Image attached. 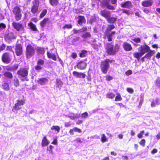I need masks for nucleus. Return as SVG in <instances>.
Returning <instances> with one entry per match:
<instances>
[{
    "label": "nucleus",
    "mask_w": 160,
    "mask_h": 160,
    "mask_svg": "<svg viewBox=\"0 0 160 160\" xmlns=\"http://www.w3.org/2000/svg\"><path fill=\"white\" fill-rule=\"evenodd\" d=\"M119 48L118 44H116L114 46L112 43H108L105 46L106 52L110 55L115 54L118 51Z\"/></svg>",
    "instance_id": "obj_1"
},
{
    "label": "nucleus",
    "mask_w": 160,
    "mask_h": 160,
    "mask_svg": "<svg viewBox=\"0 0 160 160\" xmlns=\"http://www.w3.org/2000/svg\"><path fill=\"white\" fill-rule=\"evenodd\" d=\"M28 69L25 68H20L17 72V74L19 76V77L24 78H21L22 81H23L25 80L28 81L26 77L28 75Z\"/></svg>",
    "instance_id": "obj_2"
},
{
    "label": "nucleus",
    "mask_w": 160,
    "mask_h": 160,
    "mask_svg": "<svg viewBox=\"0 0 160 160\" xmlns=\"http://www.w3.org/2000/svg\"><path fill=\"white\" fill-rule=\"evenodd\" d=\"M112 61L109 59H107L101 62V70L102 72L104 74L107 73L109 68V62Z\"/></svg>",
    "instance_id": "obj_3"
},
{
    "label": "nucleus",
    "mask_w": 160,
    "mask_h": 160,
    "mask_svg": "<svg viewBox=\"0 0 160 160\" xmlns=\"http://www.w3.org/2000/svg\"><path fill=\"white\" fill-rule=\"evenodd\" d=\"M12 12L15 15V18L17 21H19L21 19L22 14L21 9L18 7H15L13 8Z\"/></svg>",
    "instance_id": "obj_4"
},
{
    "label": "nucleus",
    "mask_w": 160,
    "mask_h": 160,
    "mask_svg": "<svg viewBox=\"0 0 160 160\" xmlns=\"http://www.w3.org/2000/svg\"><path fill=\"white\" fill-rule=\"evenodd\" d=\"M35 50L34 48L31 45H28L26 47V55L28 58H30L35 54Z\"/></svg>",
    "instance_id": "obj_5"
},
{
    "label": "nucleus",
    "mask_w": 160,
    "mask_h": 160,
    "mask_svg": "<svg viewBox=\"0 0 160 160\" xmlns=\"http://www.w3.org/2000/svg\"><path fill=\"white\" fill-rule=\"evenodd\" d=\"M24 102L22 100H17V102L15 103L14 106H13L12 109V111L15 112L16 110H18L21 108V106H22L24 103Z\"/></svg>",
    "instance_id": "obj_6"
},
{
    "label": "nucleus",
    "mask_w": 160,
    "mask_h": 160,
    "mask_svg": "<svg viewBox=\"0 0 160 160\" xmlns=\"http://www.w3.org/2000/svg\"><path fill=\"white\" fill-rule=\"evenodd\" d=\"M150 50V48L146 44L141 45L138 48V51L141 52L142 55H144L145 53L148 52Z\"/></svg>",
    "instance_id": "obj_7"
},
{
    "label": "nucleus",
    "mask_w": 160,
    "mask_h": 160,
    "mask_svg": "<svg viewBox=\"0 0 160 160\" xmlns=\"http://www.w3.org/2000/svg\"><path fill=\"white\" fill-rule=\"evenodd\" d=\"M39 4L38 0H34L33 2V5L31 11L33 14L36 13L38 10Z\"/></svg>",
    "instance_id": "obj_8"
},
{
    "label": "nucleus",
    "mask_w": 160,
    "mask_h": 160,
    "mask_svg": "<svg viewBox=\"0 0 160 160\" xmlns=\"http://www.w3.org/2000/svg\"><path fill=\"white\" fill-rule=\"evenodd\" d=\"M116 32L112 31V32H105L104 38H107L109 42H111L112 41V38L115 34Z\"/></svg>",
    "instance_id": "obj_9"
},
{
    "label": "nucleus",
    "mask_w": 160,
    "mask_h": 160,
    "mask_svg": "<svg viewBox=\"0 0 160 160\" xmlns=\"http://www.w3.org/2000/svg\"><path fill=\"white\" fill-rule=\"evenodd\" d=\"M12 26L18 31H22L24 29L23 26L21 23H19L14 22L12 23Z\"/></svg>",
    "instance_id": "obj_10"
},
{
    "label": "nucleus",
    "mask_w": 160,
    "mask_h": 160,
    "mask_svg": "<svg viewBox=\"0 0 160 160\" xmlns=\"http://www.w3.org/2000/svg\"><path fill=\"white\" fill-rule=\"evenodd\" d=\"M2 61L6 63H9L10 62L9 54L8 52L4 53L2 56Z\"/></svg>",
    "instance_id": "obj_11"
},
{
    "label": "nucleus",
    "mask_w": 160,
    "mask_h": 160,
    "mask_svg": "<svg viewBox=\"0 0 160 160\" xmlns=\"http://www.w3.org/2000/svg\"><path fill=\"white\" fill-rule=\"evenodd\" d=\"M15 52L16 55L19 56L21 55L22 53V48L20 44H17L15 47Z\"/></svg>",
    "instance_id": "obj_12"
},
{
    "label": "nucleus",
    "mask_w": 160,
    "mask_h": 160,
    "mask_svg": "<svg viewBox=\"0 0 160 160\" xmlns=\"http://www.w3.org/2000/svg\"><path fill=\"white\" fill-rule=\"evenodd\" d=\"M122 8L130 9L132 7V4L130 1H127L121 4Z\"/></svg>",
    "instance_id": "obj_13"
},
{
    "label": "nucleus",
    "mask_w": 160,
    "mask_h": 160,
    "mask_svg": "<svg viewBox=\"0 0 160 160\" xmlns=\"http://www.w3.org/2000/svg\"><path fill=\"white\" fill-rule=\"evenodd\" d=\"M87 66V63L82 61L78 62L77 65V68L81 70L85 69L86 68Z\"/></svg>",
    "instance_id": "obj_14"
},
{
    "label": "nucleus",
    "mask_w": 160,
    "mask_h": 160,
    "mask_svg": "<svg viewBox=\"0 0 160 160\" xmlns=\"http://www.w3.org/2000/svg\"><path fill=\"white\" fill-rule=\"evenodd\" d=\"M153 3L152 0H145L142 2V5L144 7H149L151 6Z\"/></svg>",
    "instance_id": "obj_15"
},
{
    "label": "nucleus",
    "mask_w": 160,
    "mask_h": 160,
    "mask_svg": "<svg viewBox=\"0 0 160 160\" xmlns=\"http://www.w3.org/2000/svg\"><path fill=\"white\" fill-rule=\"evenodd\" d=\"M14 34L12 32H10L8 34H5L4 36V39L6 41L11 40L12 39L15 38Z\"/></svg>",
    "instance_id": "obj_16"
},
{
    "label": "nucleus",
    "mask_w": 160,
    "mask_h": 160,
    "mask_svg": "<svg viewBox=\"0 0 160 160\" xmlns=\"http://www.w3.org/2000/svg\"><path fill=\"white\" fill-rule=\"evenodd\" d=\"M100 13L101 15L105 18L107 20L111 16L110 12L106 10L102 11Z\"/></svg>",
    "instance_id": "obj_17"
},
{
    "label": "nucleus",
    "mask_w": 160,
    "mask_h": 160,
    "mask_svg": "<svg viewBox=\"0 0 160 160\" xmlns=\"http://www.w3.org/2000/svg\"><path fill=\"white\" fill-rule=\"evenodd\" d=\"M37 82L41 85H44L46 84L48 82V79L46 78H38L37 81Z\"/></svg>",
    "instance_id": "obj_18"
},
{
    "label": "nucleus",
    "mask_w": 160,
    "mask_h": 160,
    "mask_svg": "<svg viewBox=\"0 0 160 160\" xmlns=\"http://www.w3.org/2000/svg\"><path fill=\"white\" fill-rule=\"evenodd\" d=\"M124 50L126 51H129L132 49L131 45L127 42H124L122 45Z\"/></svg>",
    "instance_id": "obj_19"
},
{
    "label": "nucleus",
    "mask_w": 160,
    "mask_h": 160,
    "mask_svg": "<svg viewBox=\"0 0 160 160\" xmlns=\"http://www.w3.org/2000/svg\"><path fill=\"white\" fill-rule=\"evenodd\" d=\"M148 52V53L145 55L143 58L147 59L150 58L155 53V52L154 50H150Z\"/></svg>",
    "instance_id": "obj_20"
},
{
    "label": "nucleus",
    "mask_w": 160,
    "mask_h": 160,
    "mask_svg": "<svg viewBox=\"0 0 160 160\" xmlns=\"http://www.w3.org/2000/svg\"><path fill=\"white\" fill-rule=\"evenodd\" d=\"M72 120H74L75 118H78L80 117V114H75L73 113H70L67 116Z\"/></svg>",
    "instance_id": "obj_21"
},
{
    "label": "nucleus",
    "mask_w": 160,
    "mask_h": 160,
    "mask_svg": "<svg viewBox=\"0 0 160 160\" xmlns=\"http://www.w3.org/2000/svg\"><path fill=\"white\" fill-rule=\"evenodd\" d=\"M78 18V23L80 25H81L83 22L85 23L86 20L84 16H79Z\"/></svg>",
    "instance_id": "obj_22"
},
{
    "label": "nucleus",
    "mask_w": 160,
    "mask_h": 160,
    "mask_svg": "<svg viewBox=\"0 0 160 160\" xmlns=\"http://www.w3.org/2000/svg\"><path fill=\"white\" fill-rule=\"evenodd\" d=\"M18 68V64H15L12 66L8 67L7 68V69L10 71H13L17 70Z\"/></svg>",
    "instance_id": "obj_23"
},
{
    "label": "nucleus",
    "mask_w": 160,
    "mask_h": 160,
    "mask_svg": "<svg viewBox=\"0 0 160 160\" xmlns=\"http://www.w3.org/2000/svg\"><path fill=\"white\" fill-rule=\"evenodd\" d=\"M47 55L48 58H52L54 60H56V55L54 53H50L49 52H47Z\"/></svg>",
    "instance_id": "obj_24"
},
{
    "label": "nucleus",
    "mask_w": 160,
    "mask_h": 160,
    "mask_svg": "<svg viewBox=\"0 0 160 160\" xmlns=\"http://www.w3.org/2000/svg\"><path fill=\"white\" fill-rule=\"evenodd\" d=\"M49 143V142L47 140L46 137H44L42 142V147H45L47 146Z\"/></svg>",
    "instance_id": "obj_25"
},
{
    "label": "nucleus",
    "mask_w": 160,
    "mask_h": 160,
    "mask_svg": "<svg viewBox=\"0 0 160 160\" xmlns=\"http://www.w3.org/2000/svg\"><path fill=\"white\" fill-rule=\"evenodd\" d=\"M159 104V99L156 98L154 99H153L152 101L151 104V107H155L156 105Z\"/></svg>",
    "instance_id": "obj_26"
},
{
    "label": "nucleus",
    "mask_w": 160,
    "mask_h": 160,
    "mask_svg": "<svg viewBox=\"0 0 160 160\" xmlns=\"http://www.w3.org/2000/svg\"><path fill=\"white\" fill-rule=\"evenodd\" d=\"M50 4L53 7H56L59 3L58 0H49Z\"/></svg>",
    "instance_id": "obj_27"
},
{
    "label": "nucleus",
    "mask_w": 160,
    "mask_h": 160,
    "mask_svg": "<svg viewBox=\"0 0 160 160\" xmlns=\"http://www.w3.org/2000/svg\"><path fill=\"white\" fill-rule=\"evenodd\" d=\"M56 87L58 88L60 90L62 88V82L60 79H57L56 80Z\"/></svg>",
    "instance_id": "obj_28"
},
{
    "label": "nucleus",
    "mask_w": 160,
    "mask_h": 160,
    "mask_svg": "<svg viewBox=\"0 0 160 160\" xmlns=\"http://www.w3.org/2000/svg\"><path fill=\"white\" fill-rule=\"evenodd\" d=\"M117 18L114 17H111V16L107 20L109 23H114L117 21Z\"/></svg>",
    "instance_id": "obj_29"
},
{
    "label": "nucleus",
    "mask_w": 160,
    "mask_h": 160,
    "mask_svg": "<svg viewBox=\"0 0 160 160\" xmlns=\"http://www.w3.org/2000/svg\"><path fill=\"white\" fill-rule=\"evenodd\" d=\"M28 25L30 27V28L33 31H38L36 25L32 22H30L28 23Z\"/></svg>",
    "instance_id": "obj_30"
},
{
    "label": "nucleus",
    "mask_w": 160,
    "mask_h": 160,
    "mask_svg": "<svg viewBox=\"0 0 160 160\" xmlns=\"http://www.w3.org/2000/svg\"><path fill=\"white\" fill-rule=\"evenodd\" d=\"M3 75L6 77H7L10 79L12 78V73L9 72H6L4 73Z\"/></svg>",
    "instance_id": "obj_31"
},
{
    "label": "nucleus",
    "mask_w": 160,
    "mask_h": 160,
    "mask_svg": "<svg viewBox=\"0 0 160 160\" xmlns=\"http://www.w3.org/2000/svg\"><path fill=\"white\" fill-rule=\"evenodd\" d=\"M91 37V35L90 33L88 32L83 33L81 36V37L83 38H90Z\"/></svg>",
    "instance_id": "obj_32"
},
{
    "label": "nucleus",
    "mask_w": 160,
    "mask_h": 160,
    "mask_svg": "<svg viewBox=\"0 0 160 160\" xmlns=\"http://www.w3.org/2000/svg\"><path fill=\"white\" fill-rule=\"evenodd\" d=\"M48 19L47 18L44 19L40 22V25L42 28H44L45 25L48 22Z\"/></svg>",
    "instance_id": "obj_33"
},
{
    "label": "nucleus",
    "mask_w": 160,
    "mask_h": 160,
    "mask_svg": "<svg viewBox=\"0 0 160 160\" xmlns=\"http://www.w3.org/2000/svg\"><path fill=\"white\" fill-rule=\"evenodd\" d=\"M2 87L5 90L7 91L9 89V87L8 83L4 82L2 84Z\"/></svg>",
    "instance_id": "obj_34"
},
{
    "label": "nucleus",
    "mask_w": 160,
    "mask_h": 160,
    "mask_svg": "<svg viewBox=\"0 0 160 160\" xmlns=\"http://www.w3.org/2000/svg\"><path fill=\"white\" fill-rule=\"evenodd\" d=\"M101 141L102 142H104L108 141V139L106 138L105 135L104 134H102L101 135Z\"/></svg>",
    "instance_id": "obj_35"
},
{
    "label": "nucleus",
    "mask_w": 160,
    "mask_h": 160,
    "mask_svg": "<svg viewBox=\"0 0 160 160\" xmlns=\"http://www.w3.org/2000/svg\"><path fill=\"white\" fill-rule=\"evenodd\" d=\"M115 28V26L113 25H109L105 32H110L111 31Z\"/></svg>",
    "instance_id": "obj_36"
},
{
    "label": "nucleus",
    "mask_w": 160,
    "mask_h": 160,
    "mask_svg": "<svg viewBox=\"0 0 160 160\" xmlns=\"http://www.w3.org/2000/svg\"><path fill=\"white\" fill-rule=\"evenodd\" d=\"M142 55H143L141 52H136L133 54L134 57L137 58H139Z\"/></svg>",
    "instance_id": "obj_37"
},
{
    "label": "nucleus",
    "mask_w": 160,
    "mask_h": 160,
    "mask_svg": "<svg viewBox=\"0 0 160 160\" xmlns=\"http://www.w3.org/2000/svg\"><path fill=\"white\" fill-rule=\"evenodd\" d=\"M105 1L106 2V4L107 5L109 3L110 1L112 4H115L117 3V0H105Z\"/></svg>",
    "instance_id": "obj_38"
},
{
    "label": "nucleus",
    "mask_w": 160,
    "mask_h": 160,
    "mask_svg": "<svg viewBox=\"0 0 160 160\" xmlns=\"http://www.w3.org/2000/svg\"><path fill=\"white\" fill-rule=\"evenodd\" d=\"M103 4H104L107 7V8L109 9L114 10V8L112 6L109 5V4H106V2H105V0L103 1Z\"/></svg>",
    "instance_id": "obj_39"
},
{
    "label": "nucleus",
    "mask_w": 160,
    "mask_h": 160,
    "mask_svg": "<svg viewBox=\"0 0 160 160\" xmlns=\"http://www.w3.org/2000/svg\"><path fill=\"white\" fill-rule=\"evenodd\" d=\"M51 129L52 130H55L57 131L58 132H59L60 131V128L58 126H53L51 127Z\"/></svg>",
    "instance_id": "obj_40"
},
{
    "label": "nucleus",
    "mask_w": 160,
    "mask_h": 160,
    "mask_svg": "<svg viewBox=\"0 0 160 160\" xmlns=\"http://www.w3.org/2000/svg\"><path fill=\"white\" fill-rule=\"evenodd\" d=\"M37 51L38 53L41 54H42L44 53V49L43 48L40 47L38 48Z\"/></svg>",
    "instance_id": "obj_41"
},
{
    "label": "nucleus",
    "mask_w": 160,
    "mask_h": 160,
    "mask_svg": "<svg viewBox=\"0 0 160 160\" xmlns=\"http://www.w3.org/2000/svg\"><path fill=\"white\" fill-rule=\"evenodd\" d=\"M115 97L114 94L112 93H108L106 95V97L112 99Z\"/></svg>",
    "instance_id": "obj_42"
},
{
    "label": "nucleus",
    "mask_w": 160,
    "mask_h": 160,
    "mask_svg": "<svg viewBox=\"0 0 160 160\" xmlns=\"http://www.w3.org/2000/svg\"><path fill=\"white\" fill-rule=\"evenodd\" d=\"M132 40L135 42L137 43H139L141 42V39L139 38H133L132 39Z\"/></svg>",
    "instance_id": "obj_43"
},
{
    "label": "nucleus",
    "mask_w": 160,
    "mask_h": 160,
    "mask_svg": "<svg viewBox=\"0 0 160 160\" xmlns=\"http://www.w3.org/2000/svg\"><path fill=\"white\" fill-rule=\"evenodd\" d=\"M117 96H116L115 99V101H120L122 100V98L121 97L119 93L117 94Z\"/></svg>",
    "instance_id": "obj_44"
},
{
    "label": "nucleus",
    "mask_w": 160,
    "mask_h": 160,
    "mask_svg": "<svg viewBox=\"0 0 160 160\" xmlns=\"http://www.w3.org/2000/svg\"><path fill=\"white\" fill-rule=\"evenodd\" d=\"M87 51L85 50H82L80 54V56L81 57H84L87 55Z\"/></svg>",
    "instance_id": "obj_45"
},
{
    "label": "nucleus",
    "mask_w": 160,
    "mask_h": 160,
    "mask_svg": "<svg viewBox=\"0 0 160 160\" xmlns=\"http://www.w3.org/2000/svg\"><path fill=\"white\" fill-rule=\"evenodd\" d=\"M72 26L71 24H66L62 27L63 29L67 28L68 29L72 28Z\"/></svg>",
    "instance_id": "obj_46"
},
{
    "label": "nucleus",
    "mask_w": 160,
    "mask_h": 160,
    "mask_svg": "<svg viewBox=\"0 0 160 160\" xmlns=\"http://www.w3.org/2000/svg\"><path fill=\"white\" fill-rule=\"evenodd\" d=\"M44 64V61L43 60L39 59L37 62V64L41 66H42Z\"/></svg>",
    "instance_id": "obj_47"
},
{
    "label": "nucleus",
    "mask_w": 160,
    "mask_h": 160,
    "mask_svg": "<svg viewBox=\"0 0 160 160\" xmlns=\"http://www.w3.org/2000/svg\"><path fill=\"white\" fill-rule=\"evenodd\" d=\"M47 12V10L46 9L43 10L40 14V18L43 17L46 14Z\"/></svg>",
    "instance_id": "obj_48"
},
{
    "label": "nucleus",
    "mask_w": 160,
    "mask_h": 160,
    "mask_svg": "<svg viewBox=\"0 0 160 160\" xmlns=\"http://www.w3.org/2000/svg\"><path fill=\"white\" fill-rule=\"evenodd\" d=\"M88 116V113L86 112L82 113L81 115V117L82 118H87Z\"/></svg>",
    "instance_id": "obj_49"
},
{
    "label": "nucleus",
    "mask_w": 160,
    "mask_h": 160,
    "mask_svg": "<svg viewBox=\"0 0 160 160\" xmlns=\"http://www.w3.org/2000/svg\"><path fill=\"white\" fill-rule=\"evenodd\" d=\"M14 84L16 87L19 85V80L17 78L14 79Z\"/></svg>",
    "instance_id": "obj_50"
},
{
    "label": "nucleus",
    "mask_w": 160,
    "mask_h": 160,
    "mask_svg": "<svg viewBox=\"0 0 160 160\" xmlns=\"http://www.w3.org/2000/svg\"><path fill=\"white\" fill-rule=\"evenodd\" d=\"M42 68V66H40L37 64L36 66L35 67V69L37 71H40L41 70Z\"/></svg>",
    "instance_id": "obj_51"
},
{
    "label": "nucleus",
    "mask_w": 160,
    "mask_h": 160,
    "mask_svg": "<svg viewBox=\"0 0 160 160\" xmlns=\"http://www.w3.org/2000/svg\"><path fill=\"white\" fill-rule=\"evenodd\" d=\"M6 27V25L4 23H0V31H2L3 29L5 28Z\"/></svg>",
    "instance_id": "obj_52"
},
{
    "label": "nucleus",
    "mask_w": 160,
    "mask_h": 160,
    "mask_svg": "<svg viewBox=\"0 0 160 160\" xmlns=\"http://www.w3.org/2000/svg\"><path fill=\"white\" fill-rule=\"evenodd\" d=\"M6 48V45L3 43L0 46V52L4 50Z\"/></svg>",
    "instance_id": "obj_53"
},
{
    "label": "nucleus",
    "mask_w": 160,
    "mask_h": 160,
    "mask_svg": "<svg viewBox=\"0 0 160 160\" xmlns=\"http://www.w3.org/2000/svg\"><path fill=\"white\" fill-rule=\"evenodd\" d=\"M122 11L123 12L126 13L128 15H129L130 14V12L128 10L123 9H122Z\"/></svg>",
    "instance_id": "obj_54"
},
{
    "label": "nucleus",
    "mask_w": 160,
    "mask_h": 160,
    "mask_svg": "<svg viewBox=\"0 0 160 160\" xmlns=\"http://www.w3.org/2000/svg\"><path fill=\"white\" fill-rule=\"evenodd\" d=\"M144 133V131H142L138 135V137L139 138H141L142 137V135Z\"/></svg>",
    "instance_id": "obj_55"
},
{
    "label": "nucleus",
    "mask_w": 160,
    "mask_h": 160,
    "mask_svg": "<svg viewBox=\"0 0 160 160\" xmlns=\"http://www.w3.org/2000/svg\"><path fill=\"white\" fill-rule=\"evenodd\" d=\"M73 129L75 132H78L80 133L82 132L81 130L77 127L74 128Z\"/></svg>",
    "instance_id": "obj_56"
},
{
    "label": "nucleus",
    "mask_w": 160,
    "mask_h": 160,
    "mask_svg": "<svg viewBox=\"0 0 160 160\" xmlns=\"http://www.w3.org/2000/svg\"><path fill=\"white\" fill-rule=\"evenodd\" d=\"M127 90L128 92L131 93H132L134 92L133 90L131 88H127Z\"/></svg>",
    "instance_id": "obj_57"
},
{
    "label": "nucleus",
    "mask_w": 160,
    "mask_h": 160,
    "mask_svg": "<svg viewBox=\"0 0 160 160\" xmlns=\"http://www.w3.org/2000/svg\"><path fill=\"white\" fill-rule=\"evenodd\" d=\"M145 143V140L144 139H142L140 142V144L143 146H144Z\"/></svg>",
    "instance_id": "obj_58"
},
{
    "label": "nucleus",
    "mask_w": 160,
    "mask_h": 160,
    "mask_svg": "<svg viewBox=\"0 0 160 160\" xmlns=\"http://www.w3.org/2000/svg\"><path fill=\"white\" fill-rule=\"evenodd\" d=\"M71 124L70 122H66L64 123V126L66 127H70L71 126Z\"/></svg>",
    "instance_id": "obj_59"
},
{
    "label": "nucleus",
    "mask_w": 160,
    "mask_h": 160,
    "mask_svg": "<svg viewBox=\"0 0 160 160\" xmlns=\"http://www.w3.org/2000/svg\"><path fill=\"white\" fill-rule=\"evenodd\" d=\"M106 79L108 81H110L113 79V78L110 76L106 75Z\"/></svg>",
    "instance_id": "obj_60"
},
{
    "label": "nucleus",
    "mask_w": 160,
    "mask_h": 160,
    "mask_svg": "<svg viewBox=\"0 0 160 160\" xmlns=\"http://www.w3.org/2000/svg\"><path fill=\"white\" fill-rule=\"evenodd\" d=\"M125 73L127 75H129L132 74V72L131 70H129L127 71Z\"/></svg>",
    "instance_id": "obj_61"
},
{
    "label": "nucleus",
    "mask_w": 160,
    "mask_h": 160,
    "mask_svg": "<svg viewBox=\"0 0 160 160\" xmlns=\"http://www.w3.org/2000/svg\"><path fill=\"white\" fill-rule=\"evenodd\" d=\"M73 32H74V34H77L78 33L81 32V31H80V29L79 30H76V29H73Z\"/></svg>",
    "instance_id": "obj_62"
},
{
    "label": "nucleus",
    "mask_w": 160,
    "mask_h": 160,
    "mask_svg": "<svg viewBox=\"0 0 160 160\" xmlns=\"http://www.w3.org/2000/svg\"><path fill=\"white\" fill-rule=\"evenodd\" d=\"M87 28L86 27H83V28L80 29V30L81 32H85L86 31H87Z\"/></svg>",
    "instance_id": "obj_63"
},
{
    "label": "nucleus",
    "mask_w": 160,
    "mask_h": 160,
    "mask_svg": "<svg viewBox=\"0 0 160 160\" xmlns=\"http://www.w3.org/2000/svg\"><path fill=\"white\" fill-rule=\"evenodd\" d=\"M72 73L74 76L78 77V74H79L78 72H77L76 71H74Z\"/></svg>",
    "instance_id": "obj_64"
}]
</instances>
